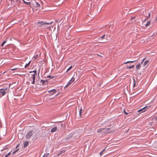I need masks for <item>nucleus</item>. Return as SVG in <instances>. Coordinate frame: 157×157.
<instances>
[{
    "label": "nucleus",
    "instance_id": "de8ad7c7",
    "mask_svg": "<svg viewBox=\"0 0 157 157\" xmlns=\"http://www.w3.org/2000/svg\"><path fill=\"white\" fill-rule=\"evenodd\" d=\"M50 77V76H48V77Z\"/></svg>",
    "mask_w": 157,
    "mask_h": 157
},
{
    "label": "nucleus",
    "instance_id": "58836bf2",
    "mask_svg": "<svg viewBox=\"0 0 157 157\" xmlns=\"http://www.w3.org/2000/svg\"><path fill=\"white\" fill-rule=\"evenodd\" d=\"M4 89L5 90H6L8 89V88H5Z\"/></svg>",
    "mask_w": 157,
    "mask_h": 157
},
{
    "label": "nucleus",
    "instance_id": "7ed1b4c3",
    "mask_svg": "<svg viewBox=\"0 0 157 157\" xmlns=\"http://www.w3.org/2000/svg\"><path fill=\"white\" fill-rule=\"evenodd\" d=\"M38 23L40 24V25H39L40 26H43L44 28L48 29L50 27L48 26H46V25H48L51 24L52 23V22L49 23L47 22H44L42 21H40L38 22Z\"/></svg>",
    "mask_w": 157,
    "mask_h": 157
},
{
    "label": "nucleus",
    "instance_id": "37998d69",
    "mask_svg": "<svg viewBox=\"0 0 157 157\" xmlns=\"http://www.w3.org/2000/svg\"><path fill=\"white\" fill-rule=\"evenodd\" d=\"M148 16H149V17L150 16V13H148Z\"/></svg>",
    "mask_w": 157,
    "mask_h": 157
},
{
    "label": "nucleus",
    "instance_id": "ddd939ff",
    "mask_svg": "<svg viewBox=\"0 0 157 157\" xmlns=\"http://www.w3.org/2000/svg\"><path fill=\"white\" fill-rule=\"evenodd\" d=\"M100 55H99V59L102 58H103V59H105V56L104 54H103L102 53H100Z\"/></svg>",
    "mask_w": 157,
    "mask_h": 157
},
{
    "label": "nucleus",
    "instance_id": "864d4df0",
    "mask_svg": "<svg viewBox=\"0 0 157 157\" xmlns=\"http://www.w3.org/2000/svg\"><path fill=\"white\" fill-rule=\"evenodd\" d=\"M135 18V17H134L133 18H132H132Z\"/></svg>",
    "mask_w": 157,
    "mask_h": 157
},
{
    "label": "nucleus",
    "instance_id": "4be33fe9",
    "mask_svg": "<svg viewBox=\"0 0 157 157\" xmlns=\"http://www.w3.org/2000/svg\"><path fill=\"white\" fill-rule=\"evenodd\" d=\"M148 62H149L148 60H147L145 61L143 63V65L144 66H145Z\"/></svg>",
    "mask_w": 157,
    "mask_h": 157
},
{
    "label": "nucleus",
    "instance_id": "5701e85b",
    "mask_svg": "<svg viewBox=\"0 0 157 157\" xmlns=\"http://www.w3.org/2000/svg\"><path fill=\"white\" fill-rule=\"evenodd\" d=\"M28 144H29V142H28V141H26V142H25V144H24V147H27V146L28 145Z\"/></svg>",
    "mask_w": 157,
    "mask_h": 157
},
{
    "label": "nucleus",
    "instance_id": "72a5a7b5",
    "mask_svg": "<svg viewBox=\"0 0 157 157\" xmlns=\"http://www.w3.org/2000/svg\"><path fill=\"white\" fill-rule=\"evenodd\" d=\"M18 151V150H17L16 151H13V154H14L16 152H17Z\"/></svg>",
    "mask_w": 157,
    "mask_h": 157
},
{
    "label": "nucleus",
    "instance_id": "c85d7f7f",
    "mask_svg": "<svg viewBox=\"0 0 157 157\" xmlns=\"http://www.w3.org/2000/svg\"><path fill=\"white\" fill-rule=\"evenodd\" d=\"M70 85H69V83H68L67 85H66L65 87H64V88H67Z\"/></svg>",
    "mask_w": 157,
    "mask_h": 157
},
{
    "label": "nucleus",
    "instance_id": "423d86ee",
    "mask_svg": "<svg viewBox=\"0 0 157 157\" xmlns=\"http://www.w3.org/2000/svg\"><path fill=\"white\" fill-rule=\"evenodd\" d=\"M112 122H111L110 121H108L104 122L103 124L104 126L105 127H107L111 126L112 124Z\"/></svg>",
    "mask_w": 157,
    "mask_h": 157
},
{
    "label": "nucleus",
    "instance_id": "e433bc0d",
    "mask_svg": "<svg viewBox=\"0 0 157 157\" xmlns=\"http://www.w3.org/2000/svg\"><path fill=\"white\" fill-rule=\"evenodd\" d=\"M129 63V62H128V61H127V62H126L124 63V64H127V63Z\"/></svg>",
    "mask_w": 157,
    "mask_h": 157
},
{
    "label": "nucleus",
    "instance_id": "bb28decb",
    "mask_svg": "<svg viewBox=\"0 0 157 157\" xmlns=\"http://www.w3.org/2000/svg\"><path fill=\"white\" fill-rule=\"evenodd\" d=\"M25 4L27 5H30V2H25Z\"/></svg>",
    "mask_w": 157,
    "mask_h": 157
},
{
    "label": "nucleus",
    "instance_id": "8fccbe9b",
    "mask_svg": "<svg viewBox=\"0 0 157 157\" xmlns=\"http://www.w3.org/2000/svg\"><path fill=\"white\" fill-rule=\"evenodd\" d=\"M101 31H99V30L98 31L99 32H101Z\"/></svg>",
    "mask_w": 157,
    "mask_h": 157
},
{
    "label": "nucleus",
    "instance_id": "f704fd0d",
    "mask_svg": "<svg viewBox=\"0 0 157 157\" xmlns=\"http://www.w3.org/2000/svg\"><path fill=\"white\" fill-rule=\"evenodd\" d=\"M145 59H146V58H144L143 59V60H142V61L141 62V63H143V61Z\"/></svg>",
    "mask_w": 157,
    "mask_h": 157
},
{
    "label": "nucleus",
    "instance_id": "c03bdc74",
    "mask_svg": "<svg viewBox=\"0 0 157 157\" xmlns=\"http://www.w3.org/2000/svg\"><path fill=\"white\" fill-rule=\"evenodd\" d=\"M22 1L23 2L25 3V1L24 0H22Z\"/></svg>",
    "mask_w": 157,
    "mask_h": 157
},
{
    "label": "nucleus",
    "instance_id": "b1692460",
    "mask_svg": "<svg viewBox=\"0 0 157 157\" xmlns=\"http://www.w3.org/2000/svg\"><path fill=\"white\" fill-rule=\"evenodd\" d=\"M72 66H71L67 70V71H66V72H67L68 71H69L71 70V68H72Z\"/></svg>",
    "mask_w": 157,
    "mask_h": 157
},
{
    "label": "nucleus",
    "instance_id": "9b49d317",
    "mask_svg": "<svg viewBox=\"0 0 157 157\" xmlns=\"http://www.w3.org/2000/svg\"><path fill=\"white\" fill-rule=\"evenodd\" d=\"M56 91L55 89H53L50 90L48 91V92L51 95H53L55 94Z\"/></svg>",
    "mask_w": 157,
    "mask_h": 157
},
{
    "label": "nucleus",
    "instance_id": "a211bd4d",
    "mask_svg": "<svg viewBox=\"0 0 157 157\" xmlns=\"http://www.w3.org/2000/svg\"><path fill=\"white\" fill-rule=\"evenodd\" d=\"M134 65H132V66H127L126 67L127 68H129V69H131L132 68H133L134 67Z\"/></svg>",
    "mask_w": 157,
    "mask_h": 157
},
{
    "label": "nucleus",
    "instance_id": "393cba45",
    "mask_svg": "<svg viewBox=\"0 0 157 157\" xmlns=\"http://www.w3.org/2000/svg\"><path fill=\"white\" fill-rule=\"evenodd\" d=\"M49 155V153L45 154L43 156V157H48V156Z\"/></svg>",
    "mask_w": 157,
    "mask_h": 157
},
{
    "label": "nucleus",
    "instance_id": "a18cd8bd",
    "mask_svg": "<svg viewBox=\"0 0 157 157\" xmlns=\"http://www.w3.org/2000/svg\"><path fill=\"white\" fill-rule=\"evenodd\" d=\"M62 153V152H61L58 155H60Z\"/></svg>",
    "mask_w": 157,
    "mask_h": 157
},
{
    "label": "nucleus",
    "instance_id": "f03ea898",
    "mask_svg": "<svg viewBox=\"0 0 157 157\" xmlns=\"http://www.w3.org/2000/svg\"><path fill=\"white\" fill-rule=\"evenodd\" d=\"M31 3L32 6L34 8H37L40 7V4L38 2H36L35 0H32Z\"/></svg>",
    "mask_w": 157,
    "mask_h": 157
},
{
    "label": "nucleus",
    "instance_id": "3c124183",
    "mask_svg": "<svg viewBox=\"0 0 157 157\" xmlns=\"http://www.w3.org/2000/svg\"><path fill=\"white\" fill-rule=\"evenodd\" d=\"M146 19L144 20V21H146Z\"/></svg>",
    "mask_w": 157,
    "mask_h": 157
},
{
    "label": "nucleus",
    "instance_id": "f8f14e48",
    "mask_svg": "<svg viewBox=\"0 0 157 157\" xmlns=\"http://www.w3.org/2000/svg\"><path fill=\"white\" fill-rule=\"evenodd\" d=\"M6 93L5 92V90L4 89H0V94L2 95V96H4Z\"/></svg>",
    "mask_w": 157,
    "mask_h": 157
},
{
    "label": "nucleus",
    "instance_id": "c756f323",
    "mask_svg": "<svg viewBox=\"0 0 157 157\" xmlns=\"http://www.w3.org/2000/svg\"><path fill=\"white\" fill-rule=\"evenodd\" d=\"M136 61H137V60H135L134 61H128V62H129V63H133Z\"/></svg>",
    "mask_w": 157,
    "mask_h": 157
},
{
    "label": "nucleus",
    "instance_id": "f257e3e1",
    "mask_svg": "<svg viewBox=\"0 0 157 157\" xmlns=\"http://www.w3.org/2000/svg\"><path fill=\"white\" fill-rule=\"evenodd\" d=\"M79 131L78 130H76L73 132L70 133L69 136L71 137H73L75 138H76L78 137L80 135Z\"/></svg>",
    "mask_w": 157,
    "mask_h": 157
},
{
    "label": "nucleus",
    "instance_id": "1a4fd4ad",
    "mask_svg": "<svg viewBox=\"0 0 157 157\" xmlns=\"http://www.w3.org/2000/svg\"><path fill=\"white\" fill-rule=\"evenodd\" d=\"M29 81H31V83L32 84H34L35 83V79H34V83H33V78L32 77V74H29Z\"/></svg>",
    "mask_w": 157,
    "mask_h": 157
},
{
    "label": "nucleus",
    "instance_id": "2eb2a0df",
    "mask_svg": "<svg viewBox=\"0 0 157 157\" xmlns=\"http://www.w3.org/2000/svg\"><path fill=\"white\" fill-rule=\"evenodd\" d=\"M57 127H55L51 129V132H55L57 130Z\"/></svg>",
    "mask_w": 157,
    "mask_h": 157
},
{
    "label": "nucleus",
    "instance_id": "09e8293b",
    "mask_svg": "<svg viewBox=\"0 0 157 157\" xmlns=\"http://www.w3.org/2000/svg\"><path fill=\"white\" fill-rule=\"evenodd\" d=\"M8 156H7V155H6L5 156V157H8Z\"/></svg>",
    "mask_w": 157,
    "mask_h": 157
},
{
    "label": "nucleus",
    "instance_id": "39448f33",
    "mask_svg": "<svg viewBox=\"0 0 157 157\" xmlns=\"http://www.w3.org/2000/svg\"><path fill=\"white\" fill-rule=\"evenodd\" d=\"M105 35L104 34L99 38V43H103L106 41V39L105 37Z\"/></svg>",
    "mask_w": 157,
    "mask_h": 157
},
{
    "label": "nucleus",
    "instance_id": "7c9ffc66",
    "mask_svg": "<svg viewBox=\"0 0 157 157\" xmlns=\"http://www.w3.org/2000/svg\"><path fill=\"white\" fill-rule=\"evenodd\" d=\"M133 80H134V83L133 85V87H134L135 86V85H136V83H135V79L134 78L133 79Z\"/></svg>",
    "mask_w": 157,
    "mask_h": 157
},
{
    "label": "nucleus",
    "instance_id": "aec40b11",
    "mask_svg": "<svg viewBox=\"0 0 157 157\" xmlns=\"http://www.w3.org/2000/svg\"><path fill=\"white\" fill-rule=\"evenodd\" d=\"M151 24V21H148L147 23L146 24L145 26L147 27L148 26H149L150 24Z\"/></svg>",
    "mask_w": 157,
    "mask_h": 157
},
{
    "label": "nucleus",
    "instance_id": "49530a36",
    "mask_svg": "<svg viewBox=\"0 0 157 157\" xmlns=\"http://www.w3.org/2000/svg\"><path fill=\"white\" fill-rule=\"evenodd\" d=\"M58 94H57V95H56V97L58 95Z\"/></svg>",
    "mask_w": 157,
    "mask_h": 157
},
{
    "label": "nucleus",
    "instance_id": "20e7f679",
    "mask_svg": "<svg viewBox=\"0 0 157 157\" xmlns=\"http://www.w3.org/2000/svg\"><path fill=\"white\" fill-rule=\"evenodd\" d=\"M103 132L104 134H107L110 132L111 131L110 130V128H105L100 129L99 130V133Z\"/></svg>",
    "mask_w": 157,
    "mask_h": 157
},
{
    "label": "nucleus",
    "instance_id": "79ce46f5",
    "mask_svg": "<svg viewBox=\"0 0 157 157\" xmlns=\"http://www.w3.org/2000/svg\"><path fill=\"white\" fill-rule=\"evenodd\" d=\"M19 146V145H18L17 146H16V148H17V147H18Z\"/></svg>",
    "mask_w": 157,
    "mask_h": 157
},
{
    "label": "nucleus",
    "instance_id": "2f4dec72",
    "mask_svg": "<svg viewBox=\"0 0 157 157\" xmlns=\"http://www.w3.org/2000/svg\"><path fill=\"white\" fill-rule=\"evenodd\" d=\"M38 57V56L36 55V56L33 57V58H34V59H36Z\"/></svg>",
    "mask_w": 157,
    "mask_h": 157
},
{
    "label": "nucleus",
    "instance_id": "a19ab883",
    "mask_svg": "<svg viewBox=\"0 0 157 157\" xmlns=\"http://www.w3.org/2000/svg\"><path fill=\"white\" fill-rule=\"evenodd\" d=\"M101 83H100V85H101V83H102L103 82V81H102H102H101Z\"/></svg>",
    "mask_w": 157,
    "mask_h": 157
},
{
    "label": "nucleus",
    "instance_id": "f3484780",
    "mask_svg": "<svg viewBox=\"0 0 157 157\" xmlns=\"http://www.w3.org/2000/svg\"><path fill=\"white\" fill-rule=\"evenodd\" d=\"M106 149V148H105L104 149H103L99 153L100 155H102L103 153L105 151V150Z\"/></svg>",
    "mask_w": 157,
    "mask_h": 157
},
{
    "label": "nucleus",
    "instance_id": "473e14b6",
    "mask_svg": "<svg viewBox=\"0 0 157 157\" xmlns=\"http://www.w3.org/2000/svg\"><path fill=\"white\" fill-rule=\"evenodd\" d=\"M11 153V152H9L7 155H6L7 156H9L10 155Z\"/></svg>",
    "mask_w": 157,
    "mask_h": 157
},
{
    "label": "nucleus",
    "instance_id": "0eeeda50",
    "mask_svg": "<svg viewBox=\"0 0 157 157\" xmlns=\"http://www.w3.org/2000/svg\"><path fill=\"white\" fill-rule=\"evenodd\" d=\"M33 133L34 132L33 130H31L29 131L26 135V139H28L30 138L33 135Z\"/></svg>",
    "mask_w": 157,
    "mask_h": 157
},
{
    "label": "nucleus",
    "instance_id": "6ab92c4d",
    "mask_svg": "<svg viewBox=\"0 0 157 157\" xmlns=\"http://www.w3.org/2000/svg\"><path fill=\"white\" fill-rule=\"evenodd\" d=\"M83 112L82 109V108H81L80 109L79 111V116L80 117L81 116V114Z\"/></svg>",
    "mask_w": 157,
    "mask_h": 157
},
{
    "label": "nucleus",
    "instance_id": "603ef678",
    "mask_svg": "<svg viewBox=\"0 0 157 157\" xmlns=\"http://www.w3.org/2000/svg\"><path fill=\"white\" fill-rule=\"evenodd\" d=\"M104 85H103V86H102V87H103L104 86Z\"/></svg>",
    "mask_w": 157,
    "mask_h": 157
},
{
    "label": "nucleus",
    "instance_id": "4468645a",
    "mask_svg": "<svg viewBox=\"0 0 157 157\" xmlns=\"http://www.w3.org/2000/svg\"><path fill=\"white\" fill-rule=\"evenodd\" d=\"M74 81L75 78L74 77H72L68 82L69 85H71Z\"/></svg>",
    "mask_w": 157,
    "mask_h": 157
},
{
    "label": "nucleus",
    "instance_id": "a878e982",
    "mask_svg": "<svg viewBox=\"0 0 157 157\" xmlns=\"http://www.w3.org/2000/svg\"><path fill=\"white\" fill-rule=\"evenodd\" d=\"M6 42V41H4L3 43L2 44L1 46L2 47H3L4 44H5V43Z\"/></svg>",
    "mask_w": 157,
    "mask_h": 157
},
{
    "label": "nucleus",
    "instance_id": "4c0bfd02",
    "mask_svg": "<svg viewBox=\"0 0 157 157\" xmlns=\"http://www.w3.org/2000/svg\"><path fill=\"white\" fill-rule=\"evenodd\" d=\"M154 119L155 120H157V117H155Z\"/></svg>",
    "mask_w": 157,
    "mask_h": 157
},
{
    "label": "nucleus",
    "instance_id": "412c9836",
    "mask_svg": "<svg viewBox=\"0 0 157 157\" xmlns=\"http://www.w3.org/2000/svg\"><path fill=\"white\" fill-rule=\"evenodd\" d=\"M31 62V61H30L27 64H26V65L25 66V68H26L27 67H28L29 65Z\"/></svg>",
    "mask_w": 157,
    "mask_h": 157
},
{
    "label": "nucleus",
    "instance_id": "ea45409f",
    "mask_svg": "<svg viewBox=\"0 0 157 157\" xmlns=\"http://www.w3.org/2000/svg\"><path fill=\"white\" fill-rule=\"evenodd\" d=\"M155 20V21H157V16L156 17Z\"/></svg>",
    "mask_w": 157,
    "mask_h": 157
},
{
    "label": "nucleus",
    "instance_id": "6e6552de",
    "mask_svg": "<svg viewBox=\"0 0 157 157\" xmlns=\"http://www.w3.org/2000/svg\"><path fill=\"white\" fill-rule=\"evenodd\" d=\"M34 73L32 74V77L33 79V83H34V79H35L36 76V75H37L36 71H31L29 72V73Z\"/></svg>",
    "mask_w": 157,
    "mask_h": 157
},
{
    "label": "nucleus",
    "instance_id": "9d476101",
    "mask_svg": "<svg viewBox=\"0 0 157 157\" xmlns=\"http://www.w3.org/2000/svg\"><path fill=\"white\" fill-rule=\"evenodd\" d=\"M147 107L146 106H145L142 109H139L137 110V112H140V113L144 112L146 111V108Z\"/></svg>",
    "mask_w": 157,
    "mask_h": 157
},
{
    "label": "nucleus",
    "instance_id": "c9c22d12",
    "mask_svg": "<svg viewBox=\"0 0 157 157\" xmlns=\"http://www.w3.org/2000/svg\"><path fill=\"white\" fill-rule=\"evenodd\" d=\"M17 69V68H13V69H12L10 70L11 71H13L15 70H16Z\"/></svg>",
    "mask_w": 157,
    "mask_h": 157
},
{
    "label": "nucleus",
    "instance_id": "dca6fc26",
    "mask_svg": "<svg viewBox=\"0 0 157 157\" xmlns=\"http://www.w3.org/2000/svg\"><path fill=\"white\" fill-rule=\"evenodd\" d=\"M141 65L140 63L138 64L136 66V70H138L140 69L141 68Z\"/></svg>",
    "mask_w": 157,
    "mask_h": 157
},
{
    "label": "nucleus",
    "instance_id": "cd10ccee",
    "mask_svg": "<svg viewBox=\"0 0 157 157\" xmlns=\"http://www.w3.org/2000/svg\"><path fill=\"white\" fill-rule=\"evenodd\" d=\"M123 112L126 115H127L128 114V113H127L124 109L123 110Z\"/></svg>",
    "mask_w": 157,
    "mask_h": 157
}]
</instances>
